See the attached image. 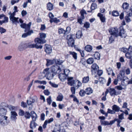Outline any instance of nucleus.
Segmentation results:
<instances>
[{"label":"nucleus","mask_w":132,"mask_h":132,"mask_svg":"<svg viewBox=\"0 0 132 132\" xmlns=\"http://www.w3.org/2000/svg\"><path fill=\"white\" fill-rule=\"evenodd\" d=\"M35 42L36 45V48L37 49H42V46L41 44L45 43L46 41L45 39H41L40 38H37L35 40Z\"/></svg>","instance_id":"1"},{"label":"nucleus","mask_w":132,"mask_h":132,"mask_svg":"<svg viewBox=\"0 0 132 132\" xmlns=\"http://www.w3.org/2000/svg\"><path fill=\"white\" fill-rule=\"evenodd\" d=\"M49 68H46L45 69L43 72V73L46 74L45 76L46 77V79L48 80L52 79L54 76L55 75L51 71L50 72L49 71Z\"/></svg>","instance_id":"2"},{"label":"nucleus","mask_w":132,"mask_h":132,"mask_svg":"<svg viewBox=\"0 0 132 132\" xmlns=\"http://www.w3.org/2000/svg\"><path fill=\"white\" fill-rule=\"evenodd\" d=\"M50 68L52 72L55 75L56 74L59 73L61 71H62V68L56 64L53 65Z\"/></svg>","instance_id":"3"},{"label":"nucleus","mask_w":132,"mask_h":132,"mask_svg":"<svg viewBox=\"0 0 132 132\" xmlns=\"http://www.w3.org/2000/svg\"><path fill=\"white\" fill-rule=\"evenodd\" d=\"M74 36L73 35H69L67 37V43L69 46L73 47L75 46L74 40L73 39Z\"/></svg>","instance_id":"4"},{"label":"nucleus","mask_w":132,"mask_h":132,"mask_svg":"<svg viewBox=\"0 0 132 132\" xmlns=\"http://www.w3.org/2000/svg\"><path fill=\"white\" fill-rule=\"evenodd\" d=\"M8 14L10 15L9 18L10 20L11 21L13 24H15L17 25V23H19L18 20L19 19V18H16L14 16L15 15L11 14L10 13H8Z\"/></svg>","instance_id":"5"},{"label":"nucleus","mask_w":132,"mask_h":132,"mask_svg":"<svg viewBox=\"0 0 132 132\" xmlns=\"http://www.w3.org/2000/svg\"><path fill=\"white\" fill-rule=\"evenodd\" d=\"M6 110L3 108H0V116H1V119L5 120H7V118L6 116H5L6 115Z\"/></svg>","instance_id":"6"},{"label":"nucleus","mask_w":132,"mask_h":132,"mask_svg":"<svg viewBox=\"0 0 132 132\" xmlns=\"http://www.w3.org/2000/svg\"><path fill=\"white\" fill-rule=\"evenodd\" d=\"M91 68V72L93 75L96 73L99 68L98 66L95 63L93 64L92 65Z\"/></svg>","instance_id":"7"},{"label":"nucleus","mask_w":132,"mask_h":132,"mask_svg":"<svg viewBox=\"0 0 132 132\" xmlns=\"http://www.w3.org/2000/svg\"><path fill=\"white\" fill-rule=\"evenodd\" d=\"M109 32L112 35L117 37L119 35L118 32L117 28H112L109 30Z\"/></svg>","instance_id":"8"},{"label":"nucleus","mask_w":132,"mask_h":132,"mask_svg":"<svg viewBox=\"0 0 132 132\" xmlns=\"http://www.w3.org/2000/svg\"><path fill=\"white\" fill-rule=\"evenodd\" d=\"M44 49L45 51L47 54H50L52 52V47L49 45L45 44V46Z\"/></svg>","instance_id":"9"},{"label":"nucleus","mask_w":132,"mask_h":132,"mask_svg":"<svg viewBox=\"0 0 132 132\" xmlns=\"http://www.w3.org/2000/svg\"><path fill=\"white\" fill-rule=\"evenodd\" d=\"M27 48V44L22 43L18 46V50L20 52L23 51L25 48Z\"/></svg>","instance_id":"10"},{"label":"nucleus","mask_w":132,"mask_h":132,"mask_svg":"<svg viewBox=\"0 0 132 132\" xmlns=\"http://www.w3.org/2000/svg\"><path fill=\"white\" fill-rule=\"evenodd\" d=\"M109 91L110 94L111 96L117 95L120 94L121 93L120 92L117 91L114 89L110 88H109Z\"/></svg>","instance_id":"11"},{"label":"nucleus","mask_w":132,"mask_h":132,"mask_svg":"<svg viewBox=\"0 0 132 132\" xmlns=\"http://www.w3.org/2000/svg\"><path fill=\"white\" fill-rule=\"evenodd\" d=\"M117 80L118 81H121V82H123L124 81L127 79L128 78L125 76L118 74L117 77Z\"/></svg>","instance_id":"12"},{"label":"nucleus","mask_w":132,"mask_h":132,"mask_svg":"<svg viewBox=\"0 0 132 132\" xmlns=\"http://www.w3.org/2000/svg\"><path fill=\"white\" fill-rule=\"evenodd\" d=\"M73 77H67L68 84L70 86H72L75 80L73 79Z\"/></svg>","instance_id":"13"},{"label":"nucleus","mask_w":132,"mask_h":132,"mask_svg":"<svg viewBox=\"0 0 132 132\" xmlns=\"http://www.w3.org/2000/svg\"><path fill=\"white\" fill-rule=\"evenodd\" d=\"M81 85V82L78 80H75V82L73 84V86L76 88V89H78Z\"/></svg>","instance_id":"14"},{"label":"nucleus","mask_w":132,"mask_h":132,"mask_svg":"<svg viewBox=\"0 0 132 132\" xmlns=\"http://www.w3.org/2000/svg\"><path fill=\"white\" fill-rule=\"evenodd\" d=\"M54 120L53 118H51L50 119L46 120L43 125V128H45L46 127V126L48 123H50L52 122Z\"/></svg>","instance_id":"15"},{"label":"nucleus","mask_w":132,"mask_h":132,"mask_svg":"<svg viewBox=\"0 0 132 132\" xmlns=\"http://www.w3.org/2000/svg\"><path fill=\"white\" fill-rule=\"evenodd\" d=\"M30 113L32 119V121H36L37 118V114L33 111H31Z\"/></svg>","instance_id":"16"},{"label":"nucleus","mask_w":132,"mask_h":132,"mask_svg":"<svg viewBox=\"0 0 132 132\" xmlns=\"http://www.w3.org/2000/svg\"><path fill=\"white\" fill-rule=\"evenodd\" d=\"M46 61L47 63L46 65L47 66L54 64L55 63L56 61L55 58L53 59L52 60L47 59Z\"/></svg>","instance_id":"17"},{"label":"nucleus","mask_w":132,"mask_h":132,"mask_svg":"<svg viewBox=\"0 0 132 132\" xmlns=\"http://www.w3.org/2000/svg\"><path fill=\"white\" fill-rule=\"evenodd\" d=\"M67 77L63 73H60L59 75V78L62 81H64Z\"/></svg>","instance_id":"18"},{"label":"nucleus","mask_w":132,"mask_h":132,"mask_svg":"<svg viewBox=\"0 0 132 132\" xmlns=\"http://www.w3.org/2000/svg\"><path fill=\"white\" fill-rule=\"evenodd\" d=\"M11 118L13 120H15L16 119V116H17L18 115L16 112L14 111H11Z\"/></svg>","instance_id":"19"},{"label":"nucleus","mask_w":132,"mask_h":132,"mask_svg":"<svg viewBox=\"0 0 132 132\" xmlns=\"http://www.w3.org/2000/svg\"><path fill=\"white\" fill-rule=\"evenodd\" d=\"M112 109L116 112H119L120 111V107L117 105L114 104L112 106Z\"/></svg>","instance_id":"20"},{"label":"nucleus","mask_w":132,"mask_h":132,"mask_svg":"<svg viewBox=\"0 0 132 132\" xmlns=\"http://www.w3.org/2000/svg\"><path fill=\"white\" fill-rule=\"evenodd\" d=\"M97 16L100 17V20L102 22H105V21L106 19L105 16L103 15L102 14L99 13L97 14Z\"/></svg>","instance_id":"21"},{"label":"nucleus","mask_w":132,"mask_h":132,"mask_svg":"<svg viewBox=\"0 0 132 132\" xmlns=\"http://www.w3.org/2000/svg\"><path fill=\"white\" fill-rule=\"evenodd\" d=\"M26 33H24L22 35V37L23 38H26L28 36H30L31 34L33 33V31L32 30H31L30 31L26 32Z\"/></svg>","instance_id":"22"},{"label":"nucleus","mask_w":132,"mask_h":132,"mask_svg":"<svg viewBox=\"0 0 132 132\" xmlns=\"http://www.w3.org/2000/svg\"><path fill=\"white\" fill-rule=\"evenodd\" d=\"M35 121H31L30 124V128L32 129L35 128L37 125V123L35 122Z\"/></svg>","instance_id":"23"},{"label":"nucleus","mask_w":132,"mask_h":132,"mask_svg":"<svg viewBox=\"0 0 132 132\" xmlns=\"http://www.w3.org/2000/svg\"><path fill=\"white\" fill-rule=\"evenodd\" d=\"M63 98V95L61 93L59 94L58 95L57 97L56 100L57 101H62Z\"/></svg>","instance_id":"24"},{"label":"nucleus","mask_w":132,"mask_h":132,"mask_svg":"<svg viewBox=\"0 0 132 132\" xmlns=\"http://www.w3.org/2000/svg\"><path fill=\"white\" fill-rule=\"evenodd\" d=\"M97 7V5L96 3H93L92 4L91 7V10L90 11H88V12H92V10L96 9Z\"/></svg>","instance_id":"25"},{"label":"nucleus","mask_w":132,"mask_h":132,"mask_svg":"<svg viewBox=\"0 0 132 132\" xmlns=\"http://www.w3.org/2000/svg\"><path fill=\"white\" fill-rule=\"evenodd\" d=\"M31 24V23L30 22L29 23L26 25L24 31L25 32H27V31H30V27Z\"/></svg>","instance_id":"26"},{"label":"nucleus","mask_w":132,"mask_h":132,"mask_svg":"<svg viewBox=\"0 0 132 132\" xmlns=\"http://www.w3.org/2000/svg\"><path fill=\"white\" fill-rule=\"evenodd\" d=\"M85 92L87 94L89 95L93 93V90L90 88H87L85 90Z\"/></svg>","instance_id":"27"},{"label":"nucleus","mask_w":132,"mask_h":132,"mask_svg":"<svg viewBox=\"0 0 132 132\" xmlns=\"http://www.w3.org/2000/svg\"><path fill=\"white\" fill-rule=\"evenodd\" d=\"M47 10L51 11L53 10V6L52 4L50 2L48 3L47 4Z\"/></svg>","instance_id":"28"},{"label":"nucleus","mask_w":132,"mask_h":132,"mask_svg":"<svg viewBox=\"0 0 132 132\" xmlns=\"http://www.w3.org/2000/svg\"><path fill=\"white\" fill-rule=\"evenodd\" d=\"M64 67H63V68L62 69V70H63V73L67 77H68V75L69 73L70 72V71L69 70L67 69H64Z\"/></svg>","instance_id":"29"},{"label":"nucleus","mask_w":132,"mask_h":132,"mask_svg":"<svg viewBox=\"0 0 132 132\" xmlns=\"http://www.w3.org/2000/svg\"><path fill=\"white\" fill-rule=\"evenodd\" d=\"M92 49V46L89 45H86L85 47V50L88 52H90Z\"/></svg>","instance_id":"30"},{"label":"nucleus","mask_w":132,"mask_h":132,"mask_svg":"<svg viewBox=\"0 0 132 132\" xmlns=\"http://www.w3.org/2000/svg\"><path fill=\"white\" fill-rule=\"evenodd\" d=\"M24 115V117L26 118V119H28L30 118L31 114H30L29 112L26 111Z\"/></svg>","instance_id":"31"},{"label":"nucleus","mask_w":132,"mask_h":132,"mask_svg":"<svg viewBox=\"0 0 132 132\" xmlns=\"http://www.w3.org/2000/svg\"><path fill=\"white\" fill-rule=\"evenodd\" d=\"M82 35V32L80 31H78L76 34V37L78 38H80Z\"/></svg>","instance_id":"32"},{"label":"nucleus","mask_w":132,"mask_h":132,"mask_svg":"<svg viewBox=\"0 0 132 132\" xmlns=\"http://www.w3.org/2000/svg\"><path fill=\"white\" fill-rule=\"evenodd\" d=\"M55 63L56 65H61L64 62V61L61 60L60 59H55Z\"/></svg>","instance_id":"33"},{"label":"nucleus","mask_w":132,"mask_h":132,"mask_svg":"<svg viewBox=\"0 0 132 132\" xmlns=\"http://www.w3.org/2000/svg\"><path fill=\"white\" fill-rule=\"evenodd\" d=\"M36 45L35 44H27V48H34L35 47L36 48Z\"/></svg>","instance_id":"34"},{"label":"nucleus","mask_w":132,"mask_h":132,"mask_svg":"<svg viewBox=\"0 0 132 132\" xmlns=\"http://www.w3.org/2000/svg\"><path fill=\"white\" fill-rule=\"evenodd\" d=\"M70 54L72 55L73 58L75 60L77 59V54L74 52H69Z\"/></svg>","instance_id":"35"},{"label":"nucleus","mask_w":132,"mask_h":132,"mask_svg":"<svg viewBox=\"0 0 132 132\" xmlns=\"http://www.w3.org/2000/svg\"><path fill=\"white\" fill-rule=\"evenodd\" d=\"M129 4L127 3H123L122 5V7L124 9H127L129 7Z\"/></svg>","instance_id":"36"},{"label":"nucleus","mask_w":132,"mask_h":132,"mask_svg":"<svg viewBox=\"0 0 132 132\" xmlns=\"http://www.w3.org/2000/svg\"><path fill=\"white\" fill-rule=\"evenodd\" d=\"M40 36V38L41 39H45L46 37V35L43 33H40L39 34Z\"/></svg>","instance_id":"37"},{"label":"nucleus","mask_w":132,"mask_h":132,"mask_svg":"<svg viewBox=\"0 0 132 132\" xmlns=\"http://www.w3.org/2000/svg\"><path fill=\"white\" fill-rule=\"evenodd\" d=\"M58 33L59 34H65L66 33L65 31L62 28H59L58 29Z\"/></svg>","instance_id":"38"},{"label":"nucleus","mask_w":132,"mask_h":132,"mask_svg":"<svg viewBox=\"0 0 132 132\" xmlns=\"http://www.w3.org/2000/svg\"><path fill=\"white\" fill-rule=\"evenodd\" d=\"M100 121L102 125L104 126L109 125V122L108 121L101 120Z\"/></svg>","instance_id":"39"},{"label":"nucleus","mask_w":132,"mask_h":132,"mask_svg":"<svg viewBox=\"0 0 132 132\" xmlns=\"http://www.w3.org/2000/svg\"><path fill=\"white\" fill-rule=\"evenodd\" d=\"M95 58L98 60L100 58V54L98 52H96L94 55Z\"/></svg>","instance_id":"40"},{"label":"nucleus","mask_w":132,"mask_h":132,"mask_svg":"<svg viewBox=\"0 0 132 132\" xmlns=\"http://www.w3.org/2000/svg\"><path fill=\"white\" fill-rule=\"evenodd\" d=\"M125 67H123L122 69L120 71V73L119 74V75L125 76Z\"/></svg>","instance_id":"41"},{"label":"nucleus","mask_w":132,"mask_h":132,"mask_svg":"<svg viewBox=\"0 0 132 132\" xmlns=\"http://www.w3.org/2000/svg\"><path fill=\"white\" fill-rule=\"evenodd\" d=\"M94 61V59L93 58H90L87 60V62L88 64H91Z\"/></svg>","instance_id":"42"},{"label":"nucleus","mask_w":132,"mask_h":132,"mask_svg":"<svg viewBox=\"0 0 132 132\" xmlns=\"http://www.w3.org/2000/svg\"><path fill=\"white\" fill-rule=\"evenodd\" d=\"M89 78L88 76L84 77L82 80V82L84 83H86L89 81Z\"/></svg>","instance_id":"43"},{"label":"nucleus","mask_w":132,"mask_h":132,"mask_svg":"<svg viewBox=\"0 0 132 132\" xmlns=\"http://www.w3.org/2000/svg\"><path fill=\"white\" fill-rule=\"evenodd\" d=\"M81 17H82V19L85 18L84 15L86 14V11L84 10H82L80 12Z\"/></svg>","instance_id":"44"},{"label":"nucleus","mask_w":132,"mask_h":132,"mask_svg":"<svg viewBox=\"0 0 132 132\" xmlns=\"http://www.w3.org/2000/svg\"><path fill=\"white\" fill-rule=\"evenodd\" d=\"M46 100L48 104L50 105L52 102V98L51 96H49L46 99Z\"/></svg>","instance_id":"45"},{"label":"nucleus","mask_w":132,"mask_h":132,"mask_svg":"<svg viewBox=\"0 0 132 132\" xmlns=\"http://www.w3.org/2000/svg\"><path fill=\"white\" fill-rule=\"evenodd\" d=\"M119 13L117 11H113L112 12V15L113 16H117L119 15Z\"/></svg>","instance_id":"46"},{"label":"nucleus","mask_w":132,"mask_h":132,"mask_svg":"<svg viewBox=\"0 0 132 132\" xmlns=\"http://www.w3.org/2000/svg\"><path fill=\"white\" fill-rule=\"evenodd\" d=\"M59 132H66L65 129L63 126L59 125Z\"/></svg>","instance_id":"47"},{"label":"nucleus","mask_w":132,"mask_h":132,"mask_svg":"<svg viewBox=\"0 0 132 132\" xmlns=\"http://www.w3.org/2000/svg\"><path fill=\"white\" fill-rule=\"evenodd\" d=\"M32 103H34L37 102V98L36 96H33L32 98L30 99Z\"/></svg>","instance_id":"48"},{"label":"nucleus","mask_w":132,"mask_h":132,"mask_svg":"<svg viewBox=\"0 0 132 132\" xmlns=\"http://www.w3.org/2000/svg\"><path fill=\"white\" fill-rule=\"evenodd\" d=\"M90 24L88 22H86L85 23L84 27L86 29H87L89 28L90 26Z\"/></svg>","instance_id":"49"},{"label":"nucleus","mask_w":132,"mask_h":132,"mask_svg":"<svg viewBox=\"0 0 132 132\" xmlns=\"http://www.w3.org/2000/svg\"><path fill=\"white\" fill-rule=\"evenodd\" d=\"M14 11L13 13H11L10 12L9 13H10L11 14H13L14 15H15V13L18 12L17 7L16 6H14Z\"/></svg>","instance_id":"50"},{"label":"nucleus","mask_w":132,"mask_h":132,"mask_svg":"<svg viewBox=\"0 0 132 132\" xmlns=\"http://www.w3.org/2000/svg\"><path fill=\"white\" fill-rule=\"evenodd\" d=\"M25 113L22 110L20 109L19 111V114L20 116H23L24 115Z\"/></svg>","instance_id":"51"},{"label":"nucleus","mask_w":132,"mask_h":132,"mask_svg":"<svg viewBox=\"0 0 132 132\" xmlns=\"http://www.w3.org/2000/svg\"><path fill=\"white\" fill-rule=\"evenodd\" d=\"M76 88L74 87H71L70 88V90L72 94H74L75 93Z\"/></svg>","instance_id":"52"},{"label":"nucleus","mask_w":132,"mask_h":132,"mask_svg":"<svg viewBox=\"0 0 132 132\" xmlns=\"http://www.w3.org/2000/svg\"><path fill=\"white\" fill-rule=\"evenodd\" d=\"M86 93L85 91H84L83 90H80L79 93L80 95L81 96H84Z\"/></svg>","instance_id":"53"},{"label":"nucleus","mask_w":132,"mask_h":132,"mask_svg":"<svg viewBox=\"0 0 132 132\" xmlns=\"http://www.w3.org/2000/svg\"><path fill=\"white\" fill-rule=\"evenodd\" d=\"M114 37L112 36H111L109 38V43H111L114 40Z\"/></svg>","instance_id":"54"},{"label":"nucleus","mask_w":132,"mask_h":132,"mask_svg":"<svg viewBox=\"0 0 132 132\" xmlns=\"http://www.w3.org/2000/svg\"><path fill=\"white\" fill-rule=\"evenodd\" d=\"M125 56L127 58L130 59L131 57V55L130 53H127L125 54Z\"/></svg>","instance_id":"55"},{"label":"nucleus","mask_w":132,"mask_h":132,"mask_svg":"<svg viewBox=\"0 0 132 132\" xmlns=\"http://www.w3.org/2000/svg\"><path fill=\"white\" fill-rule=\"evenodd\" d=\"M108 113H111L112 114H115L116 113L113 110H111L109 109H108Z\"/></svg>","instance_id":"56"},{"label":"nucleus","mask_w":132,"mask_h":132,"mask_svg":"<svg viewBox=\"0 0 132 132\" xmlns=\"http://www.w3.org/2000/svg\"><path fill=\"white\" fill-rule=\"evenodd\" d=\"M50 84L53 87L55 88H57L58 87V85H57L54 83L52 82L51 81L49 82Z\"/></svg>","instance_id":"57"},{"label":"nucleus","mask_w":132,"mask_h":132,"mask_svg":"<svg viewBox=\"0 0 132 132\" xmlns=\"http://www.w3.org/2000/svg\"><path fill=\"white\" fill-rule=\"evenodd\" d=\"M120 50L124 53H125L128 51V49L126 48L123 47L120 48Z\"/></svg>","instance_id":"58"},{"label":"nucleus","mask_w":132,"mask_h":132,"mask_svg":"<svg viewBox=\"0 0 132 132\" xmlns=\"http://www.w3.org/2000/svg\"><path fill=\"white\" fill-rule=\"evenodd\" d=\"M123 113H122L118 116L119 118L120 119L122 120L124 118Z\"/></svg>","instance_id":"59"},{"label":"nucleus","mask_w":132,"mask_h":132,"mask_svg":"<svg viewBox=\"0 0 132 132\" xmlns=\"http://www.w3.org/2000/svg\"><path fill=\"white\" fill-rule=\"evenodd\" d=\"M4 17V20H3V22L4 23H6L8 22L9 19L8 17L5 16Z\"/></svg>","instance_id":"60"},{"label":"nucleus","mask_w":132,"mask_h":132,"mask_svg":"<svg viewBox=\"0 0 132 132\" xmlns=\"http://www.w3.org/2000/svg\"><path fill=\"white\" fill-rule=\"evenodd\" d=\"M53 22L55 23H57L59 22H60V20H59L58 19L56 18H53Z\"/></svg>","instance_id":"61"},{"label":"nucleus","mask_w":132,"mask_h":132,"mask_svg":"<svg viewBox=\"0 0 132 132\" xmlns=\"http://www.w3.org/2000/svg\"><path fill=\"white\" fill-rule=\"evenodd\" d=\"M44 92L45 94L46 95H49L50 94V92L48 89H46L44 90Z\"/></svg>","instance_id":"62"},{"label":"nucleus","mask_w":132,"mask_h":132,"mask_svg":"<svg viewBox=\"0 0 132 132\" xmlns=\"http://www.w3.org/2000/svg\"><path fill=\"white\" fill-rule=\"evenodd\" d=\"M6 31V30L5 29H4L2 27L0 28V32L1 34L4 33Z\"/></svg>","instance_id":"63"},{"label":"nucleus","mask_w":132,"mask_h":132,"mask_svg":"<svg viewBox=\"0 0 132 132\" xmlns=\"http://www.w3.org/2000/svg\"><path fill=\"white\" fill-rule=\"evenodd\" d=\"M21 13L22 16H23L26 15L27 14V12L25 10H23L22 11Z\"/></svg>","instance_id":"64"}]
</instances>
